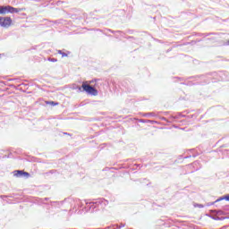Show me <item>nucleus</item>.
Returning a JSON list of instances; mask_svg holds the SVG:
<instances>
[{
    "instance_id": "1",
    "label": "nucleus",
    "mask_w": 229,
    "mask_h": 229,
    "mask_svg": "<svg viewBox=\"0 0 229 229\" xmlns=\"http://www.w3.org/2000/svg\"><path fill=\"white\" fill-rule=\"evenodd\" d=\"M91 81H84L82 82V85L81 88H79V90L87 92V94H89L90 96H98V89L96 88L90 86Z\"/></svg>"
},
{
    "instance_id": "2",
    "label": "nucleus",
    "mask_w": 229,
    "mask_h": 229,
    "mask_svg": "<svg viewBox=\"0 0 229 229\" xmlns=\"http://www.w3.org/2000/svg\"><path fill=\"white\" fill-rule=\"evenodd\" d=\"M21 9L13 7L12 5H0V15H6L7 13H19Z\"/></svg>"
},
{
    "instance_id": "3",
    "label": "nucleus",
    "mask_w": 229,
    "mask_h": 229,
    "mask_svg": "<svg viewBox=\"0 0 229 229\" xmlns=\"http://www.w3.org/2000/svg\"><path fill=\"white\" fill-rule=\"evenodd\" d=\"M13 24V20L10 16L0 17V26L1 28H10Z\"/></svg>"
},
{
    "instance_id": "4",
    "label": "nucleus",
    "mask_w": 229,
    "mask_h": 229,
    "mask_svg": "<svg viewBox=\"0 0 229 229\" xmlns=\"http://www.w3.org/2000/svg\"><path fill=\"white\" fill-rule=\"evenodd\" d=\"M14 176L18 177L19 176H25L26 178H30V173L24 172L22 170H16L14 171Z\"/></svg>"
},
{
    "instance_id": "5",
    "label": "nucleus",
    "mask_w": 229,
    "mask_h": 229,
    "mask_svg": "<svg viewBox=\"0 0 229 229\" xmlns=\"http://www.w3.org/2000/svg\"><path fill=\"white\" fill-rule=\"evenodd\" d=\"M46 105H52V106H58L59 103L55 101H47Z\"/></svg>"
},
{
    "instance_id": "6",
    "label": "nucleus",
    "mask_w": 229,
    "mask_h": 229,
    "mask_svg": "<svg viewBox=\"0 0 229 229\" xmlns=\"http://www.w3.org/2000/svg\"><path fill=\"white\" fill-rule=\"evenodd\" d=\"M223 199H225V201H229V195L225 196V197L223 198Z\"/></svg>"
},
{
    "instance_id": "7",
    "label": "nucleus",
    "mask_w": 229,
    "mask_h": 229,
    "mask_svg": "<svg viewBox=\"0 0 229 229\" xmlns=\"http://www.w3.org/2000/svg\"><path fill=\"white\" fill-rule=\"evenodd\" d=\"M62 56H67V54L62 53Z\"/></svg>"
}]
</instances>
